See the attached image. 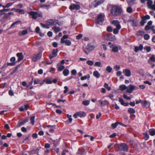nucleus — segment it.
Segmentation results:
<instances>
[{
  "label": "nucleus",
  "mask_w": 155,
  "mask_h": 155,
  "mask_svg": "<svg viewBox=\"0 0 155 155\" xmlns=\"http://www.w3.org/2000/svg\"><path fill=\"white\" fill-rule=\"evenodd\" d=\"M120 89L122 91H124L126 90L127 87L124 84L121 85L119 86Z\"/></svg>",
  "instance_id": "5701e85b"
},
{
  "label": "nucleus",
  "mask_w": 155,
  "mask_h": 155,
  "mask_svg": "<svg viewBox=\"0 0 155 155\" xmlns=\"http://www.w3.org/2000/svg\"><path fill=\"white\" fill-rule=\"evenodd\" d=\"M35 118V117L34 116H33L31 117L30 118L31 124L33 125L34 124Z\"/></svg>",
  "instance_id": "3c124183"
},
{
  "label": "nucleus",
  "mask_w": 155,
  "mask_h": 155,
  "mask_svg": "<svg viewBox=\"0 0 155 155\" xmlns=\"http://www.w3.org/2000/svg\"><path fill=\"white\" fill-rule=\"evenodd\" d=\"M98 101L101 103V104L103 106H104L105 105L108 106L109 104V102L106 100L104 101L100 100L99 101Z\"/></svg>",
  "instance_id": "6ab92c4d"
},
{
  "label": "nucleus",
  "mask_w": 155,
  "mask_h": 155,
  "mask_svg": "<svg viewBox=\"0 0 155 155\" xmlns=\"http://www.w3.org/2000/svg\"><path fill=\"white\" fill-rule=\"evenodd\" d=\"M119 101L121 105H123L124 106H127L128 105V104L127 103H124L123 100L122 99L119 98Z\"/></svg>",
  "instance_id": "aec40b11"
},
{
  "label": "nucleus",
  "mask_w": 155,
  "mask_h": 155,
  "mask_svg": "<svg viewBox=\"0 0 155 155\" xmlns=\"http://www.w3.org/2000/svg\"><path fill=\"white\" fill-rule=\"evenodd\" d=\"M52 30H54L56 33H57L60 31V29L56 27H54L52 28Z\"/></svg>",
  "instance_id": "2f4dec72"
},
{
  "label": "nucleus",
  "mask_w": 155,
  "mask_h": 155,
  "mask_svg": "<svg viewBox=\"0 0 155 155\" xmlns=\"http://www.w3.org/2000/svg\"><path fill=\"white\" fill-rule=\"evenodd\" d=\"M138 73L140 75H144L145 73L144 72V71L142 69H139L138 71Z\"/></svg>",
  "instance_id": "ea45409f"
},
{
  "label": "nucleus",
  "mask_w": 155,
  "mask_h": 155,
  "mask_svg": "<svg viewBox=\"0 0 155 155\" xmlns=\"http://www.w3.org/2000/svg\"><path fill=\"white\" fill-rule=\"evenodd\" d=\"M104 87L105 88H107L108 91H110L111 89L110 87H109L108 86V84L106 83H105V84H104Z\"/></svg>",
  "instance_id": "e2e57ef3"
},
{
  "label": "nucleus",
  "mask_w": 155,
  "mask_h": 155,
  "mask_svg": "<svg viewBox=\"0 0 155 155\" xmlns=\"http://www.w3.org/2000/svg\"><path fill=\"white\" fill-rule=\"evenodd\" d=\"M104 14L101 13L99 14L96 20V23L100 24L103 22L104 20Z\"/></svg>",
  "instance_id": "20e7f679"
},
{
  "label": "nucleus",
  "mask_w": 155,
  "mask_h": 155,
  "mask_svg": "<svg viewBox=\"0 0 155 155\" xmlns=\"http://www.w3.org/2000/svg\"><path fill=\"white\" fill-rule=\"evenodd\" d=\"M118 124V122H116L115 123L112 124L111 126L112 127H113V128H115L117 127Z\"/></svg>",
  "instance_id": "8fccbe9b"
},
{
  "label": "nucleus",
  "mask_w": 155,
  "mask_h": 155,
  "mask_svg": "<svg viewBox=\"0 0 155 155\" xmlns=\"http://www.w3.org/2000/svg\"><path fill=\"white\" fill-rule=\"evenodd\" d=\"M104 2V0H96L93 1L92 3V5L94 7H96L98 5L103 3Z\"/></svg>",
  "instance_id": "0eeeda50"
},
{
  "label": "nucleus",
  "mask_w": 155,
  "mask_h": 155,
  "mask_svg": "<svg viewBox=\"0 0 155 155\" xmlns=\"http://www.w3.org/2000/svg\"><path fill=\"white\" fill-rule=\"evenodd\" d=\"M93 74L95 77L97 78H99L100 77V74L97 71H94L93 72Z\"/></svg>",
  "instance_id": "4be33fe9"
},
{
  "label": "nucleus",
  "mask_w": 155,
  "mask_h": 155,
  "mask_svg": "<svg viewBox=\"0 0 155 155\" xmlns=\"http://www.w3.org/2000/svg\"><path fill=\"white\" fill-rule=\"evenodd\" d=\"M142 17L143 18L146 20L147 19H148L150 18V16L148 15H147L145 16H143Z\"/></svg>",
  "instance_id": "0e129e2a"
},
{
  "label": "nucleus",
  "mask_w": 155,
  "mask_h": 155,
  "mask_svg": "<svg viewBox=\"0 0 155 155\" xmlns=\"http://www.w3.org/2000/svg\"><path fill=\"white\" fill-rule=\"evenodd\" d=\"M149 133L151 136H153L155 135V129H151L149 130Z\"/></svg>",
  "instance_id": "bb28decb"
},
{
  "label": "nucleus",
  "mask_w": 155,
  "mask_h": 155,
  "mask_svg": "<svg viewBox=\"0 0 155 155\" xmlns=\"http://www.w3.org/2000/svg\"><path fill=\"white\" fill-rule=\"evenodd\" d=\"M95 47L96 46L90 44H88L87 45V49H89L90 51L93 50Z\"/></svg>",
  "instance_id": "a211bd4d"
},
{
  "label": "nucleus",
  "mask_w": 155,
  "mask_h": 155,
  "mask_svg": "<svg viewBox=\"0 0 155 155\" xmlns=\"http://www.w3.org/2000/svg\"><path fill=\"white\" fill-rule=\"evenodd\" d=\"M13 4V3L12 2H11L9 3H8L5 6L3 5L2 8H8L10 6L12 5Z\"/></svg>",
  "instance_id": "473e14b6"
},
{
  "label": "nucleus",
  "mask_w": 155,
  "mask_h": 155,
  "mask_svg": "<svg viewBox=\"0 0 155 155\" xmlns=\"http://www.w3.org/2000/svg\"><path fill=\"white\" fill-rule=\"evenodd\" d=\"M123 72L127 77H129L131 75L130 71L129 69H123Z\"/></svg>",
  "instance_id": "9b49d317"
},
{
  "label": "nucleus",
  "mask_w": 155,
  "mask_h": 155,
  "mask_svg": "<svg viewBox=\"0 0 155 155\" xmlns=\"http://www.w3.org/2000/svg\"><path fill=\"white\" fill-rule=\"evenodd\" d=\"M64 65H59L58 66V71H61L64 68Z\"/></svg>",
  "instance_id": "58836bf2"
},
{
  "label": "nucleus",
  "mask_w": 155,
  "mask_h": 155,
  "mask_svg": "<svg viewBox=\"0 0 155 155\" xmlns=\"http://www.w3.org/2000/svg\"><path fill=\"white\" fill-rule=\"evenodd\" d=\"M90 76L89 74H87L86 76H85L84 77H82L81 78V79L82 81H83L84 80L86 79L87 78H90Z\"/></svg>",
  "instance_id": "a19ab883"
},
{
  "label": "nucleus",
  "mask_w": 155,
  "mask_h": 155,
  "mask_svg": "<svg viewBox=\"0 0 155 155\" xmlns=\"http://www.w3.org/2000/svg\"><path fill=\"white\" fill-rule=\"evenodd\" d=\"M111 23L115 26L117 29H120L121 28V26L118 21L113 20L111 22Z\"/></svg>",
  "instance_id": "6e6552de"
},
{
  "label": "nucleus",
  "mask_w": 155,
  "mask_h": 155,
  "mask_svg": "<svg viewBox=\"0 0 155 155\" xmlns=\"http://www.w3.org/2000/svg\"><path fill=\"white\" fill-rule=\"evenodd\" d=\"M84 52L87 54H88L90 52V51L87 48V46H86L85 49H83Z\"/></svg>",
  "instance_id": "603ef678"
},
{
  "label": "nucleus",
  "mask_w": 155,
  "mask_h": 155,
  "mask_svg": "<svg viewBox=\"0 0 155 155\" xmlns=\"http://www.w3.org/2000/svg\"><path fill=\"white\" fill-rule=\"evenodd\" d=\"M58 50L57 49H54L52 52L51 54L49 56V58L51 59L54 57H56L57 55Z\"/></svg>",
  "instance_id": "1a4fd4ad"
},
{
  "label": "nucleus",
  "mask_w": 155,
  "mask_h": 155,
  "mask_svg": "<svg viewBox=\"0 0 155 155\" xmlns=\"http://www.w3.org/2000/svg\"><path fill=\"white\" fill-rule=\"evenodd\" d=\"M21 21L20 20L17 21L14 23H13L11 25L10 28H12V27L15 26V25H17L18 24H21Z\"/></svg>",
  "instance_id": "393cba45"
},
{
  "label": "nucleus",
  "mask_w": 155,
  "mask_h": 155,
  "mask_svg": "<svg viewBox=\"0 0 155 155\" xmlns=\"http://www.w3.org/2000/svg\"><path fill=\"white\" fill-rule=\"evenodd\" d=\"M122 11V9L120 7L116 6H114L111 9V13L114 16H118L121 14Z\"/></svg>",
  "instance_id": "f257e3e1"
},
{
  "label": "nucleus",
  "mask_w": 155,
  "mask_h": 155,
  "mask_svg": "<svg viewBox=\"0 0 155 155\" xmlns=\"http://www.w3.org/2000/svg\"><path fill=\"white\" fill-rule=\"evenodd\" d=\"M141 103L146 107H148L150 105L149 103L146 101H142Z\"/></svg>",
  "instance_id": "412c9836"
},
{
  "label": "nucleus",
  "mask_w": 155,
  "mask_h": 155,
  "mask_svg": "<svg viewBox=\"0 0 155 155\" xmlns=\"http://www.w3.org/2000/svg\"><path fill=\"white\" fill-rule=\"evenodd\" d=\"M90 101L89 100L84 101L82 102L83 104L85 106L88 105L89 104Z\"/></svg>",
  "instance_id": "37998d69"
},
{
  "label": "nucleus",
  "mask_w": 155,
  "mask_h": 155,
  "mask_svg": "<svg viewBox=\"0 0 155 155\" xmlns=\"http://www.w3.org/2000/svg\"><path fill=\"white\" fill-rule=\"evenodd\" d=\"M67 116L68 118V120L69 122V123H71L72 120V119L71 118V115H69V114H67Z\"/></svg>",
  "instance_id": "c03bdc74"
},
{
  "label": "nucleus",
  "mask_w": 155,
  "mask_h": 155,
  "mask_svg": "<svg viewBox=\"0 0 155 155\" xmlns=\"http://www.w3.org/2000/svg\"><path fill=\"white\" fill-rule=\"evenodd\" d=\"M87 63L90 65H92L94 64V62L90 60L88 61L87 62Z\"/></svg>",
  "instance_id": "4d7b16f0"
},
{
  "label": "nucleus",
  "mask_w": 155,
  "mask_h": 155,
  "mask_svg": "<svg viewBox=\"0 0 155 155\" xmlns=\"http://www.w3.org/2000/svg\"><path fill=\"white\" fill-rule=\"evenodd\" d=\"M77 114H78V116L80 117H82L84 115V112L83 111H80L77 112Z\"/></svg>",
  "instance_id": "49530a36"
},
{
  "label": "nucleus",
  "mask_w": 155,
  "mask_h": 155,
  "mask_svg": "<svg viewBox=\"0 0 155 155\" xmlns=\"http://www.w3.org/2000/svg\"><path fill=\"white\" fill-rule=\"evenodd\" d=\"M77 153L80 155H84L85 153V151L83 149H80Z\"/></svg>",
  "instance_id": "a878e982"
},
{
  "label": "nucleus",
  "mask_w": 155,
  "mask_h": 155,
  "mask_svg": "<svg viewBox=\"0 0 155 155\" xmlns=\"http://www.w3.org/2000/svg\"><path fill=\"white\" fill-rule=\"evenodd\" d=\"M106 70L109 73H110L111 72L112 70V68L110 66H108L106 67Z\"/></svg>",
  "instance_id": "f704fd0d"
},
{
  "label": "nucleus",
  "mask_w": 155,
  "mask_h": 155,
  "mask_svg": "<svg viewBox=\"0 0 155 155\" xmlns=\"http://www.w3.org/2000/svg\"><path fill=\"white\" fill-rule=\"evenodd\" d=\"M101 64V63L100 62L97 61L95 63L94 65L98 67H101L102 65Z\"/></svg>",
  "instance_id": "4c0bfd02"
},
{
  "label": "nucleus",
  "mask_w": 155,
  "mask_h": 155,
  "mask_svg": "<svg viewBox=\"0 0 155 155\" xmlns=\"http://www.w3.org/2000/svg\"><path fill=\"white\" fill-rule=\"evenodd\" d=\"M44 81L47 84H51L52 83V81L50 78L45 79Z\"/></svg>",
  "instance_id": "c756f323"
},
{
  "label": "nucleus",
  "mask_w": 155,
  "mask_h": 155,
  "mask_svg": "<svg viewBox=\"0 0 155 155\" xmlns=\"http://www.w3.org/2000/svg\"><path fill=\"white\" fill-rule=\"evenodd\" d=\"M68 35H64L63 37L61 38V42L62 44L65 43L66 45L69 46H70L71 43L70 41L68 40H65L68 38Z\"/></svg>",
  "instance_id": "7ed1b4c3"
},
{
  "label": "nucleus",
  "mask_w": 155,
  "mask_h": 155,
  "mask_svg": "<svg viewBox=\"0 0 155 155\" xmlns=\"http://www.w3.org/2000/svg\"><path fill=\"white\" fill-rule=\"evenodd\" d=\"M129 88L128 89H127L126 91L127 93H131L134 90L135 88H136V87L132 84H130L129 85Z\"/></svg>",
  "instance_id": "9d476101"
},
{
  "label": "nucleus",
  "mask_w": 155,
  "mask_h": 155,
  "mask_svg": "<svg viewBox=\"0 0 155 155\" xmlns=\"http://www.w3.org/2000/svg\"><path fill=\"white\" fill-rule=\"evenodd\" d=\"M42 55V52L40 51L37 54H35L32 57V60L34 61H36L40 59L41 58Z\"/></svg>",
  "instance_id": "423d86ee"
},
{
  "label": "nucleus",
  "mask_w": 155,
  "mask_h": 155,
  "mask_svg": "<svg viewBox=\"0 0 155 155\" xmlns=\"http://www.w3.org/2000/svg\"><path fill=\"white\" fill-rule=\"evenodd\" d=\"M28 121V120L26 119L22 121H19L17 125V126L18 127H19L20 126L24 125Z\"/></svg>",
  "instance_id": "2eb2a0df"
},
{
  "label": "nucleus",
  "mask_w": 155,
  "mask_h": 155,
  "mask_svg": "<svg viewBox=\"0 0 155 155\" xmlns=\"http://www.w3.org/2000/svg\"><path fill=\"white\" fill-rule=\"evenodd\" d=\"M107 31H108V32H111L112 31L113 29L112 27L109 26L107 28Z\"/></svg>",
  "instance_id": "69168bd1"
},
{
  "label": "nucleus",
  "mask_w": 155,
  "mask_h": 155,
  "mask_svg": "<svg viewBox=\"0 0 155 155\" xmlns=\"http://www.w3.org/2000/svg\"><path fill=\"white\" fill-rule=\"evenodd\" d=\"M63 73L64 76H68L69 74V71L68 69H65L63 71Z\"/></svg>",
  "instance_id": "c85d7f7f"
},
{
  "label": "nucleus",
  "mask_w": 155,
  "mask_h": 155,
  "mask_svg": "<svg viewBox=\"0 0 155 155\" xmlns=\"http://www.w3.org/2000/svg\"><path fill=\"white\" fill-rule=\"evenodd\" d=\"M144 135V139L145 140H147L149 138V135L147 133H144L143 134Z\"/></svg>",
  "instance_id": "09e8293b"
},
{
  "label": "nucleus",
  "mask_w": 155,
  "mask_h": 155,
  "mask_svg": "<svg viewBox=\"0 0 155 155\" xmlns=\"http://www.w3.org/2000/svg\"><path fill=\"white\" fill-rule=\"evenodd\" d=\"M128 111L130 113H135V110L132 108H129L128 109Z\"/></svg>",
  "instance_id": "c9c22d12"
},
{
  "label": "nucleus",
  "mask_w": 155,
  "mask_h": 155,
  "mask_svg": "<svg viewBox=\"0 0 155 155\" xmlns=\"http://www.w3.org/2000/svg\"><path fill=\"white\" fill-rule=\"evenodd\" d=\"M144 38L146 40H148L150 38V36L148 34H145L144 35Z\"/></svg>",
  "instance_id": "052dcab7"
},
{
  "label": "nucleus",
  "mask_w": 155,
  "mask_h": 155,
  "mask_svg": "<svg viewBox=\"0 0 155 155\" xmlns=\"http://www.w3.org/2000/svg\"><path fill=\"white\" fill-rule=\"evenodd\" d=\"M116 39V37L114 35H112L110 37L109 39L110 41H115Z\"/></svg>",
  "instance_id": "a18cd8bd"
},
{
  "label": "nucleus",
  "mask_w": 155,
  "mask_h": 155,
  "mask_svg": "<svg viewBox=\"0 0 155 155\" xmlns=\"http://www.w3.org/2000/svg\"><path fill=\"white\" fill-rule=\"evenodd\" d=\"M41 26L44 28H48L49 27H48V26L46 25L43 24L42 23H41L40 24Z\"/></svg>",
  "instance_id": "338daca9"
},
{
  "label": "nucleus",
  "mask_w": 155,
  "mask_h": 155,
  "mask_svg": "<svg viewBox=\"0 0 155 155\" xmlns=\"http://www.w3.org/2000/svg\"><path fill=\"white\" fill-rule=\"evenodd\" d=\"M144 34V32L142 31H140L137 32V35H143Z\"/></svg>",
  "instance_id": "de8ad7c7"
},
{
  "label": "nucleus",
  "mask_w": 155,
  "mask_h": 155,
  "mask_svg": "<svg viewBox=\"0 0 155 155\" xmlns=\"http://www.w3.org/2000/svg\"><path fill=\"white\" fill-rule=\"evenodd\" d=\"M135 0H127V2L129 5H132L134 3Z\"/></svg>",
  "instance_id": "7c9ffc66"
},
{
  "label": "nucleus",
  "mask_w": 155,
  "mask_h": 155,
  "mask_svg": "<svg viewBox=\"0 0 155 155\" xmlns=\"http://www.w3.org/2000/svg\"><path fill=\"white\" fill-rule=\"evenodd\" d=\"M17 56L18 57V62L20 61L23 59V56L22 53H18L16 54Z\"/></svg>",
  "instance_id": "dca6fc26"
},
{
  "label": "nucleus",
  "mask_w": 155,
  "mask_h": 155,
  "mask_svg": "<svg viewBox=\"0 0 155 155\" xmlns=\"http://www.w3.org/2000/svg\"><path fill=\"white\" fill-rule=\"evenodd\" d=\"M110 48H112V51L114 52H117L118 51V48L117 46H116L115 45H112L109 46Z\"/></svg>",
  "instance_id": "4468645a"
},
{
  "label": "nucleus",
  "mask_w": 155,
  "mask_h": 155,
  "mask_svg": "<svg viewBox=\"0 0 155 155\" xmlns=\"http://www.w3.org/2000/svg\"><path fill=\"white\" fill-rule=\"evenodd\" d=\"M42 7L44 8L48 9L50 7V6L49 5H44L42 6Z\"/></svg>",
  "instance_id": "5fc2aeb1"
},
{
  "label": "nucleus",
  "mask_w": 155,
  "mask_h": 155,
  "mask_svg": "<svg viewBox=\"0 0 155 155\" xmlns=\"http://www.w3.org/2000/svg\"><path fill=\"white\" fill-rule=\"evenodd\" d=\"M143 48V46L141 44H140L139 47L136 46L134 48V51L137 52L139 51L142 50Z\"/></svg>",
  "instance_id": "f3484780"
},
{
  "label": "nucleus",
  "mask_w": 155,
  "mask_h": 155,
  "mask_svg": "<svg viewBox=\"0 0 155 155\" xmlns=\"http://www.w3.org/2000/svg\"><path fill=\"white\" fill-rule=\"evenodd\" d=\"M28 33V31L26 30H24L21 31L19 32L18 35H24Z\"/></svg>",
  "instance_id": "cd10ccee"
},
{
  "label": "nucleus",
  "mask_w": 155,
  "mask_h": 155,
  "mask_svg": "<svg viewBox=\"0 0 155 155\" xmlns=\"http://www.w3.org/2000/svg\"><path fill=\"white\" fill-rule=\"evenodd\" d=\"M102 38L103 39L106 40H107L109 39L108 35L107 34H103V35Z\"/></svg>",
  "instance_id": "e433bc0d"
},
{
  "label": "nucleus",
  "mask_w": 155,
  "mask_h": 155,
  "mask_svg": "<svg viewBox=\"0 0 155 155\" xmlns=\"http://www.w3.org/2000/svg\"><path fill=\"white\" fill-rule=\"evenodd\" d=\"M28 14L32 16V18L34 19H35L38 17H42V13L41 12L30 11L28 13Z\"/></svg>",
  "instance_id": "f03ea898"
},
{
  "label": "nucleus",
  "mask_w": 155,
  "mask_h": 155,
  "mask_svg": "<svg viewBox=\"0 0 155 155\" xmlns=\"http://www.w3.org/2000/svg\"><path fill=\"white\" fill-rule=\"evenodd\" d=\"M150 59L152 61L155 62V57L154 55H152L150 58Z\"/></svg>",
  "instance_id": "864d4df0"
},
{
  "label": "nucleus",
  "mask_w": 155,
  "mask_h": 155,
  "mask_svg": "<svg viewBox=\"0 0 155 155\" xmlns=\"http://www.w3.org/2000/svg\"><path fill=\"white\" fill-rule=\"evenodd\" d=\"M119 150L120 151H124L127 152L128 151V148L127 145L124 143L120 144L119 147Z\"/></svg>",
  "instance_id": "39448f33"
},
{
  "label": "nucleus",
  "mask_w": 155,
  "mask_h": 155,
  "mask_svg": "<svg viewBox=\"0 0 155 155\" xmlns=\"http://www.w3.org/2000/svg\"><path fill=\"white\" fill-rule=\"evenodd\" d=\"M132 8L130 7H128L127 9V12L129 13H130L132 12Z\"/></svg>",
  "instance_id": "bf43d9fd"
},
{
  "label": "nucleus",
  "mask_w": 155,
  "mask_h": 155,
  "mask_svg": "<svg viewBox=\"0 0 155 155\" xmlns=\"http://www.w3.org/2000/svg\"><path fill=\"white\" fill-rule=\"evenodd\" d=\"M80 8V6L77 4H73L71 5L69 7V8L71 10H78Z\"/></svg>",
  "instance_id": "ddd939ff"
},
{
  "label": "nucleus",
  "mask_w": 155,
  "mask_h": 155,
  "mask_svg": "<svg viewBox=\"0 0 155 155\" xmlns=\"http://www.w3.org/2000/svg\"><path fill=\"white\" fill-rule=\"evenodd\" d=\"M144 49L146 51L148 52H150L151 50V47L150 46H146L144 47Z\"/></svg>",
  "instance_id": "79ce46f5"
},
{
  "label": "nucleus",
  "mask_w": 155,
  "mask_h": 155,
  "mask_svg": "<svg viewBox=\"0 0 155 155\" xmlns=\"http://www.w3.org/2000/svg\"><path fill=\"white\" fill-rule=\"evenodd\" d=\"M142 21L140 22V25L141 26H143L146 23L147 21L143 17L142 18Z\"/></svg>",
  "instance_id": "72a5a7b5"
},
{
  "label": "nucleus",
  "mask_w": 155,
  "mask_h": 155,
  "mask_svg": "<svg viewBox=\"0 0 155 155\" xmlns=\"http://www.w3.org/2000/svg\"><path fill=\"white\" fill-rule=\"evenodd\" d=\"M71 73L72 74L75 75L77 73V71L73 69L71 71Z\"/></svg>",
  "instance_id": "774afa93"
},
{
  "label": "nucleus",
  "mask_w": 155,
  "mask_h": 155,
  "mask_svg": "<svg viewBox=\"0 0 155 155\" xmlns=\"http://www.w3.org/2000/svg\"><path fill=\"white\" fill-rule=\"evenodd\" d=\"M123 97L126 99V100H130V97L127 96L126 94H124L123 95Z\"/></svg>",
  "instance_id": "13d9d810"
},
{
  "label": "nucleus",
  "mask_w": 155,
  "mask_h": 155,
  "mask_svg": "<svg viewBox=\"0 0 155 155\" xmlns=\"http://www.w3.org/2000/svg\"><path fill=\"white\" fill-rule=\"evenodd\" d=\"M120 29H118L116 28L114 29L113 30V33L114 34H117L119 32V30Z\"/></svg>",
  "instance_id": "680f3d73"
},
{
  "label": "nucleus",
  "mask_w": 155,
  "mask_h": 155,
  "mask_svg": "<svg viewBox=\"0 0 155 155\" xmlns=\"http://www.w3.org/2000/svg\"><path fill=\"white\" fill-rule=\"evenodd\" d=\"M10 10V9L9 8H2V10H0L1 12H8Z\"/></svg>",
  "instance_id": "6e6d98bb"
},
{
  "label": "nucleus",
  "mask_w": 155,
  "mask_h": 155,
  "mask_svg": "<svg viewBox=\"0 0 155 155\" xmlns=\"http://www.w3.org/2000/svg\"><path fill=\"white\" fill-rule=\"evenodd\" d=\"M56 127L55 125L51 126V125H47L46 126L47 127H48L49 128V131L50 132H53L54 131V129H53V128H54Z\"/></svg>",
  "instance_id": "b1692460"
},
{
  "label": "nucleus",
  "mask_w": 155,
  "mask_h": 155,
  "mask_svg": "<svg viewBox=\"0 0 155 155\" xmlns=\"http://www.w3.org/2000/svg\"><path fill=\"white\" fill-rule=\"evenodd\" d=\"M58 21L57 20H55L53 19H51L47 21V23L49 25L52 26L53 25L55 22L57 23Z\"/></svg>",
  "instance_id": "f8f14e48"
}]
</instances>
